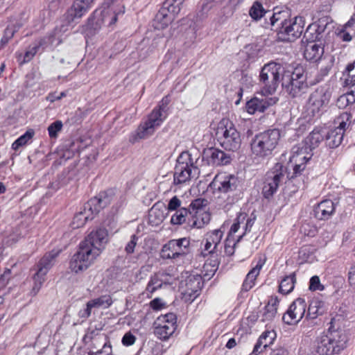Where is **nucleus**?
Returning a JSON list of instances; mask_svg holds the SVG:
<instances>
[{"mask_svg": "<svg viewBox=\"0 0 355 355\" xmlns=\"http://www.w3.org/2000/svg\"><path fill=\"white\" fill-rule=\"evenodd\" d=\"M171 0H166L156 14L153 21V26L156 29L167 27L180 13V8L171 4Z\"/></svg>", "mask_w": 355, "mask_h": 355, "instance_id": "obj_19", "label": "nucleus"}, {"mask_svg": "<svg viewBox=\"0 0 355 355\" xmlns=\"http://www.w3.org/2000/svg\"><path fill=\"white\" fill-rule=\"evenodd\" d=\"M259 98L257 97L252 98L246 103L245 110L250 114H254L257 112H263L268 107L276 104L279 98L276 96Z\"/></svg>", "mask_w": 355, "mask_h": 355, "instance_id": "obj_24", "label": "nucleus"}, {"mask_svg": "<svg viewBox=\"0 0 355 355\" xmlns=\"http://www.w3.org/2000/svg\"><path fill=\"white\" fill-rule=\"evenodd\" d=\"M344 132L343 130H339L338 128L327 132L325 136V141L327 146L331 148H337L339 146L343 139Z\"/></svg>", "mask_w": 355, "mask_h": 355, "instance_id": "obj_36", "label": "nucleus"}, {"mask_svg": "<svg viewBox=\"0 0 355 355\" xmlns=\"http://www.w3.org/2000/svg\"><path fill=\"white\" fill-rule=\"evenodd\" d=\"M309 289L311 291H323L324 286L320 284V278L313 276L310 279Z\"/></svg>", "mask_w": 355, "mask_h": 355, "instance_id": "obj_54", "label": "nucleus"}, {"mask_svg": "<svg viewBox=\"0 0 355 355\" xmlns=\"http://www.w3.org/2000/svg\"><path fill=\"white\" fill-rule=\"evenodd\" d=\"M344 76H346L345 83L355 88V61L349 64L346 68Z\"/></svg>", "mask_w": 355, "mask_h": 355, "instance_id": "obj_46", "label": "nucleus"}, {"mask_svg": "<svg viewBox=\"0 0 355 355\" xmlns=\"http://www.w3.org/2000/svg\"><path fill=\"white\" fill-rule=\"evenodd\" d=\"M202 288V277L200 275H189L184 281H181L180 288L186 299L193 301L199 295Z\"/></svg>", "mask_w": 355, "mask_h": 355, "instance_id": "obj_23", "label": "nucleus"}, {"mask_svg": "<svg viewBox=\"0 0 355 355\" xmlns=\"http://www.w3.org/2000/svg\"><path fill=\"white\" fill-rule=\"evenodd\" d=\"M178 276L168 270L159 271L150 276L143 294L148 298H151L158 290L165 289L175 285Z\"/></svg>", "mask_w": 355, "mask_h": 355, "instance_id": "obj_12", "label": "nucleus"}, {"mask_svg": "<svg viewBox=\"0 0 355 355\" xmlns=\"http://www.w3.org/2000/svg\"><path fill=\"white\" fill-rule=\"evenodd\" d=\"M167 100L162 99V103L155 107L148 115L146 121L138 127L136 137L138 139H146L153 135L167 117Z\"/></svg>", "mask_w": 355, "mask_h": 355, "instance_id": "obj_8", "label": "nucleus"}, {"mask_svg": "<svg viewBox=\"0 0 355 355\" xmlns=\"http://www.w3.org/2000/svg\"><path fill=\"white\" fill-rule=\"evenodd\" d=\"M279 302L277 296L270 297L267 304L259 311L257 319L266 325L271 323L277 315Z\"/></svg>", "mask_w": 355, "mask_h": 355, "instance_id": "obj_27", "label": "nucleus"}, {"mask_svg": "<svg viewBox=\"0 0 355 355\" xmlns=\"http://www.w3.org/2000/svg\"><path fill=\"white\" fill-rule=\"evenodd\" d=\"M347 282L350 287L355 288V266H352L349 268Z\"/></svg>", "mask_w": 355, "mask_h": 355, "instance_id": "obj_58", "label": "nucleus"}, {"mask_svg": "<svg viewBox=\"0 0 355 355\" xmlns=\"http://www.w3.org/2000/svg\"><path fill=\"white\" fill-rule=\"evenodd\" d=\"M284 71V67L277 62H270L263 65L259 74L263 96H272L276 92Z\"/></svg>", "mask_w": 355, "mask_h": 355, "instance_id": "obj_6", "label": "nucleus"}, {"mask_svg": "<svg viewBox=\"0 0 355 355\" xmlns=\"http://www.w3.org/2000/svg\"><path fill=\"white\" fill-rule=\"evenodd\" d=\"M276 334L275 332L272 331H265L262 333V334L259 336L256 345L254 347L252 354L258 355L262 352L263 349L266 348L271 344H272L274 340L275 339Z\"/></svg>", "mask_w": 355, "mask_h": 355, "instance_id": "obj_31", "label": "nucleus"}, {"mask_svg": "<svg viewBox=\"0 0 355 355\" xmlns=\"http://www.w3.org/2000/svg\"><path fill=\"white\" fill-rule=\"evenodd\" d=\"M313 156L311 148L303 145H297L293 147L290 162L293 165V171L295 174L301 173L305 168L306 164Z\"/></svg>", "mask_w": 355, "mask_h": 355, "instance_id": "obj_20", "label": "nucleus"}, {"mask_svg": "<svg viewBox=\"0 0 355 355\" xmlns=\"http://www.w3.org/2000/svg\"><path fill=\"white\" fill-rule=\"evenodd\" d=\"M165 218L164 211L157 206H153L149 212V220L154 225L160 224Z\"/></svg>", "mask_w": 355, "mask_h": 355, "instance_id": "obj_41", "label": "nucleus"}, {"mask_svg": "<svg viewBox=\"0 0 355 355\" xmlns=\"http://www.w3.org/2000/svg\"><path fill=\"white\" fill-rule=\"evenodd\" d=\"M332 95V88L324 84L315 88L309 95L304 112L309 119L320 118L327 110Z\"/></svg>", "mask_w": 355, "mask_h": 355, "instance_id": "obj_4", "label": "nucleus"}, {"mask_svg": "<svg viewBox=\"0 0 355 355\" xmlns=\"http://www.w3.org/2000/svg\"><path fill=\"white\" fill-rule=\"evenodd\" d=\"M266 11L263 8L262 4L256 1L250 9L249 15L254 20L260 19L266 14Z\"/></svg>", "mask_w": 355, "mask_h": 355, "instance_id": "obj_45", "label": "nucleus"}, {"mask_svg": "<svg viewBox=\"0 0 355 355\" xmlns=\"http://www.w3.org/2000/svg\"><path fill=\"white\" fill-rule=\"evenodd\" d=\"M348 338L343 330L330 331L318 336L311 348L313 355L338 354L347 347Z\"/></svg>", "mask_w": 355, "mask_h": 355, "instance_id": "obj_2", "label": "nucleus"}, {"mask_svg": "<svg viewBox=\"0 0 355 355\" xmlns=\"http://www.w3.org/2000/svg\"><path fill=\"white\" fill-rule=\"evenodd\" d=\"M89 355H112V348L110 341L105 342L102 349L96 352H91Z\"/></svg>", "mask_w": 355, "mask_h": 355, "instance_id": "obj_52", "label": "nucleus"}, {"mask_svg": "<svg viewBox=\"0 0 355 355\" xmlns=\"http://www.w3.org/2000/svg\"><path fill=\"white\" fill-rule=\"evenodd\" d=\"M191 216L188 218L187 226L190 228H202L207 225L210 220V214L205 210L196 211L194 213L190 212Z\"/></svg>", "mask_w": 355, "mask_h": 355, "instance_id": "obj_30", "label": "nucleus"}, {"mask_svg": "<svg viewBox=\"0 0 355 355\" xmlns=\"http://www.w3.org/2000/svg\"><path fill=\"white\" fill-rule=\"evenodd\" d=\"M286 169L279 163H277L266 175L262 193L266 198L272 197L277 191L280 184L286 179Z\"/></svg>", "mask_w": 355, "mask_h": 355, "instance_id": "obj_14", "label": "nucleus"}, {"mask_svg": "<svg viewBox=\"0 0 355 355\" xmlns=\"http://www.w3.org/2000/svg\"><path fill=\"white\" fill-rule=\"evenodd\" d=\"M96 0H74L71 7L64 15L63 21L71 26V24L82 18L93 6Z\"/></svg>", "mask_w": 355, "mask_h": 355, "instance_id": "obj_21", "label": "nucleus"}, {"mask_svg": "<svg viewBox=\"0 0 355 355\" xmlns=\"http://www.w3.org/2000/svg\"><path fill=\"white\" fill-rule=\"evenodd\" d=\"M208 162L215 166L225 165L230 162V157L217 148H211L207 152Z\"/></svg>", "mask_w": 355, "mask_h": 355, "instance_id": "obj_34", "label": "nucleus"}, {"mask_svg": "<svg viewBox=\"0 0 355 355\" xmlns=\"http://www.w3.org/2000/svg\"><path fill=\"white\" fill-rule=\"evenodd\" d=\"M34 131L32 130H27L24 135L17 139L12 144V148L15 150H18L20 147L25 146L33 138Z\"/></svg>", "mask_w": 355, "mask_h": 355, "instance_id": "obj_43", "label": "nucleus"}, {"mask_svg": "<svg viewBox=\"0 0 355 355\" xmlns=\"http://www.w3.org/2000/svg\"><path fill=\"white\" fill-rule=\"evenodd\" d=\"M295 282L296 277L294 273L284 277L280 282L279 291L284 295L290 293L294 289Z\"/></svg>", "mask_w": 355, "mask_h": 355, "instance_id": "obj_38", "label": "nucleus"}, {"mask_svg": "<svg viewBox=\"0 0 355 355\" xmlns=\"http://www.w3.org/2000/svg\"><path fill=\"white\" fill-rule=\"evenodd\" d=\"M216 135L220 146L226 150L236 152L241 148L242 139L232 121L222 119L217 125Z\"/></svg>", "mask_w": 355, "mask_h": 355, "instance_id": "obj_5", "label": "nucleus"}, {"mask_svg": "<svg viewBox=\"0 0 355 355\" xmlns=\"http://www.w3.org/2000/svg\"><path fill=\"white\" fill-rule=\"evenodd\" d=\"M237 178L234 175L227 173H220L216 175L211 182L215 189L223 193H227L235 189Z\"/></svg>", "mask_w": 355, "mask_h": 355, "instance_id": "obj_25", "label": "nucleus"}, {"mask_svg": "<svg viewBox=\"0 0 355 355\" xmlns=\"http://www.w3.org/2000/svg\"><path fill=\"white\" fill-rule=\"evenodd\" d=\"M223 236V232L219 229L207 232L205 236L204 256L213 254L216 252Z\"/></svg>", "mask_w": 355, "mask_h": 355, "instance_id": "obj_28", "label": "nucleus"}, {"mask_svg": "<svg viewBox=\"0 0 355 355\" xmlns=\"http://www.w3.org/2000/svg\"><path fill=\"white\" fill-rule=\"evenodd\" d=\"M69 28L70 26L63 21L60 25L57 26L53 31L48 33L49 38H51L50 43H51L53 47H55L62 43L64 35L69 31Z\"/></svg>", "mask_w": 355, "mask_h": 355, "instance_id": "obj_35", "label": "nucleus"}, {"mask_svg": "<svg viewBox=\"0 0 355 355\" xmlns=\"http://www.w3.org/2000/svg\"><path fill=\"white\" fill-rule=\"evenodd\" d=\"M323 306V302L314 300L311 302L308 308L307 314L306 318L309 319H315L318 317V315L322 314V309Z\"/></svg>", "mask_w": 355, "mask_h": 355, "instance_id": "obj_42", "label": "nucleus"}, {"mask_svg": "<svg viewBox=\"0 0 355 355\" xmlns=\"http://www.w3.org/2000/svg\"><path fill=\"white\" fill-rule=\"evenodd\" d=\"M304 25V18L301 16L295 17L293 21H282L278 37L283 41H294L302 35Z\"/></svg>", "mask_w": 355, "mask_h": 355, "instance_id": "obj_16", "label": "nucleus"}, {"mask_svg": "<svg viewBox=\"0 0 355 355\" xmlns=\"http://www.w3.org/2000/svg\"><path fill=\"white\" fill-rule=\"evenodd\" d=\"M318 25L312 24L308 26L304 33V37L312 41L306 44L304 56L306 60L311 62L318 61L324 53V47L322 44L314 42L319 38L320 33H318Z\"/></svg>", "mask_w": 355, "mask_h": 355, "instance_id": "obj_15", "label": "nucleus"}, {"mask_svg": "<svg viewBox=\"0 0 355 355\" xmlns=\"http://www.w3.org/2000/svg\"><path fill=\"white\" fill-rule=\"evenodd\" d=\"M327 131L324 128H315L305 139L304 146L308 148H315L324 140Z\"/></svg>", "mask_w": 355, "mask_h": 355, "instance_id": "obj_33", "label": "nucleus"}, {"mask_svg": "<svg viewBox=\"0 0 355 355\" xmlns=\"http://www.w3.org/2000/svg\"><path fill=\"white\" fill-rule=\"evenodd\" d=\"M108 241V233L104 228L92 231L79 244L78 252L73 254L69 268L78 273L90 267L105 249Z\"/></svg>", "mask_w": 355, "mask_h": 355, "instance_id": "obj_1", "label": "nucleus"}, {"mask_svg": "<svg viewBox=\"0 0 355 355\" xmlns=\"http://www.w3.org/2000/svg\"><path fill=\"white\" fill-rule=\"evenodd\" d=\"M58 251L52 250L46 253L38 262L36 272L33 275V286L31 291L32 295H36L46 280V275L55 263Z\"/></svg>", "mask_w": 355, "mask_h": 355, "instance_id": "obj_13", "label": "nucleus"}, {"mask_svg": "<svg viewBox=\"0 0 355 355\" xmlns=\"http://www.w3.org/2000/svg\"><path fill=\"white\" fill-rule=\"evenodd\" d=\"M189 214V211L187 209L180 208L172 215L171 223L173 225H181L186 222Z\"/></svg>", "mask_w": 355, "mask_h": 355, "instance_id": "obj_44", "label": "nucleus"}, {"mask_svg": "<svg viewBox=\"0 0 355 355\" xmlns=\"http://www.w3.org/2000/svg\"><path fill=\"white\" fill-rule=\"evenodd\" d=\"M190 241L187 238L170 240L161 250L163 259H176L184 257L189 252Z\"/></svg>", "mask_w": 355, "mask_h": 355, "instance_id": "obj_18", "label": "nucleus"}, {"mask_svg": "<svg viewBox=\"0 0 355 355\" xmlns=\"http://www.w3.org/2000/svg\"><path fill=\"white\" fill-rule=\"evenodd\" d=\"M150 306L153 310H160L166 306V303L159 297H156L150 302Z\"/></svg>", "mask_w": 355, "mask_h": 355, "instance_id": "obj_59", "label": "nucleus"}, {"mask_svg": "<svg viewBox=\"0 0 355 355\" xmlns=\"http://www.w3.org/2000/svg\"><path fill=\"white\" fill-rule=\"evenodd\" d=\"M355 102V88L350 92L340 96L336 103V106L340 109H344L349 105Z\"/></svg>", "mask_w": 355, "mask_h": 355, "instance_id": "obj_39", "label": "nucleus"}, {"mask_svg": "<svg viewBox=\"0 0 355 355\" xmlns=\"http://www.w3.org/2000/svg\"><path fill=\"white\" fill-rule=\"evenodd\" d=\"M255 218H248L247 214L244 212H240L235 220L232 224L229 236H233L240 228H242L243 232L241 235L238 236L236 241H239L240 239L245 234L250 232L252 227L254 223Z\"/></svg>", "mask_w": 355, "mask_h": 355, "instance_id": "obj_26", "label": "nucleus"}, {"mask_svg": "<svg viewBox=\"0 0 355 355\" xmlns=\"http://www.w3.org/2000/svg\"><path fill=\"white\" fill-rule=\"evenodd\" d=\"M10 270H7L0 276V290L4 288L8 284L10 278Z\"/></svg>", "mask_w": 355, "mask_h": 355, "instance_id": "obj_61", "label": "nucleus"}, {"mask_svg": "<svg viewBox=\"0 0 355 355\" xmlns=\"http://www.w3.org/2000/svg\"><path fill=\"white\" fill-rule=\"evenodd\" d=\"M182 201L176 196H173L168 202L167 209L168 211H177L182 208Z\"/></svg>", "mask_w": 355, "mask_h": 355, "instance_id": "obj_53", "label": "nucleus"}, {"mask_svg": "<svg viewBox=\"0 0 355 355\" xmlns=\"http://www.w3.org/2000/svg\"><path fill=\"white\" fill-rule=\"evenodd\" d=\"M312 254L311 248L309 246H303L302 247L298 253L299 257L302 258V260H306L308 257H309Z\"/></svg>", "mask_w": 355, "mask_h": 355, "instance_id": "obj_60", "label": "nucleus"}, {"mask_svg": "<svg viewBox=\"0 0 355 355\" xmlns=\"http://www.w3.org/2000/svg\"><path fill=\"white\" fill-rule=\"evenodd\" d=\"M124 13L125 6L122 3L107 5V7L96 9L94 12L92 18L89 19V25L95 31L103 26L113 28L119 17Z\"/></svg>", "mask_w": 355, "mask_h": 355, "instance_id": "obj_7", "label": "nucleus"}, {"mask_svg": "<svg viewBox=\"0 0 355 355\" xmlns=\"http://www.w3.org/2000/svg\"><path fill=\"white\" fill-rule=\"evenodd\" d=\"M232 238L233 240H234L235 239L234 238V236H229L227 237V241H226V243L225 244V254L227 255H232L234 254V246L231 245L230 244H229V242H230V239Z\"/></svg>", "mask_w": 355, "mask_h": 355, "instance_id": "obj_62", "label": "nucleus"}, {"mask_svg": "<svg viewBox=\"0 0 355 355\" xmlns=\"http://www.w3.org/2000/svg\"><path fill=\"white\" fill-rule=\"evenodd\" d=\"M335 205L331 200L320 202L314 209L315 216L320 220L329 218L334 212Z\"/></svg>", "mask_w": 355, "mask_h": 355, "instance_id": "obj_32", "label": "nucleus"}, {"mask_svg": "<svg viewBox=\"0 0 355 355\" xmlns=\"http://www.w3.org/2000/svg\"><path fill=\"white\" fill-rule=\"evenodd\" d=\"M346 29L347 28H345L343 27V30L341 31L339 34H338V36L340 39H342L343 41L345 42H349L352 40V35L346 31Z\"/></svg>", "mask_w": 355, "mask_h": 355, "instance_id": "obj_63", "label": "nucleus"}, {"mask_svg": "<svg viewBox=\"0 0 355 355\" xmlns=\"http://www.w3.org/2000/svg\"><path fill=\"white\" fill-rule=\"evenodd\" d=\"M282 81V87L293 98L300 96L308 87L306 75L302 69H296L292 73H285Z\"/></svg>", "mask_w": 355, "mask_h": 355, "instance_id": "obj_11", "label": "nucleus"}, {"mask_svg": "<svg viewBox=\"0 0 355 355\" xmlns=\"http://www.w3.org/2000/svg\"><path fill=\"white\" fill-rule=\"evenodd\" d=\"M262 266V263H258L248 272L242 285L243 291H248L255 285L256 279L259 275Z\"/></svg>", "mask_w": 355, "mask_h": 355, "instance_id": "obj_37", "label": "nucleus"}, {"mask_svg": "<svg viewBox=\"0 0 355 355\" xmlns=\"http://www.w3.org/2000/svg\"><path fill=\"white\" fill-rule=\"evenodd\" d=\"M355 24V6H354V11L349 21L345 24L344 28H352Z\"/></svg>", "mask_w": 355, "mask_h": 355, "instance_id": "obj_64", "label": "nucleus"}, {"mask_svg": "<svg viewBox=\"0 0 355 355\" xmlns=\"http://www.w3.org/2000/svg\"><path fill=\"white\" fill-rule=\"evenodd\" d=\"M352 116L350 113L344 112L341 113L336 119L335 124L339 130L345 131L352 124Z\"/></svg>", "mask_w": 355, "mask_h": 355, "instance_id": "obj_40", "label": "nucleus"}, {"mask_svg": "<svg viewBox=\"0 0 355 355\" xmlns=\"http://www.w3.org/2000/svg\"><path fill=\"white\" fill-rule=\"evenodd\" d=\"M23 26L22 22H18L17 21L13 20L7 26L4 31L3 35L10 40L14 36L15 33Z\"/></svg>", "mask_w": 355, "mask_h": 355, "instance_id": "obj_47", "label": "nucleus"}, {"mask_svg": "<svg viewBox=\"0 0 355 355\" xmlns=\"http://www.w3.org/2000/svg\"><path fill=\"white\" fill-rule=\"evenodd\" d=\"M280 138L277 129L269 130L256 135L250 141L251 156L257 162L262 161L272 155Z\"/></svg>", "mask_w": 355, "mask_h": 355, "instance_id": "obj_3", "label": "nucleus"}, {"mask_svg": "<svg viewBox=\"0 0 355 355\" xmlns=\"http://www.w3.org/2000/svg\"><path fill=\"white\" fill-rule=\"evenodd\" d=\"M40 50V46L35 42L32 46H31L28 49V50L26 52L24 60L25 61H29L32 59V58L36 54V53Z\"/></svg>", "mask_w": 355, "mask_h": 355, "instance_id": "obj_55", "label": "nucleus"}, {"mask_svg": "<svg viewBox=\"0 0 355 355\" xmlns=\"http://www.w3.org/2000/svg\"><path fill=\"white\" fill-rule=\"evenodd\" d=\"M155 335L160 340H168L177 328V318L173 313L159 315L155 322Z\"/></svg>", "mask_w": 355, "mask_h": 355, "instance_id": "obj_17", "label": "nucleus"}, {"mask_svg": "<svg viewBox=\"0 0 355 355\" xmlns=\"http://www.w3.org/2000/svg\"><path fill=\"white\" fill-rule=\"evenodd\" d=\"M306 310V303L305 300L299 297L290 305L288 311L283 315L282 320L287 324H296L302 319Z\"/></svg>", "mask_w": 355, "mask_h": 355, "instance_id": "obj_22", "label": "nucleus"}, {"mask_svg": "<svg viewBox=\"0 0 355 355\" xmlns=\"http://www.w3.org/2000/svg\"><path fill=\"white\" fill-rule=\"evenodd\" d=\"M288 17V12L286 11H279V12H275L273 13L272 16L270 18L271 24L272 26L275 25V24L277 23L279 21H280L279 25L282 26V22L286 20V17Z\"/></svg>", "mask_w": 355, "mask_h": 355, "instance_id": "obj_50", "label": "nucleus"}, {"mask_svg": "<svg viewBox=\"0 0 355 355\" xmlns=\"http://www.w3.org/2000/svg\"><path fill=\"white\" fill-rule=\"evenodd\" d=\"M196 163V159L189 152H182L177 159L174 171V183L182 184L190 181L191 178H196L199 170Z\"/></svg>", "mask_w": 355, "mask_h": 355, "instance_id": "obj_9", "label": "nucleus"}, {"mask_svg": "<svg viewBox=\"0 0 355 355\" xmlns=\"http://www.w3.org/2000/svg\"><path fill=\"white\" fill-rule=\"evenodd\" d=\"M137 240L138 237L136 235L133 234L131 236L130 241L127 243L125 248V251L128 254H132L134 252Z\"/></svg>", "mask_w": 355, "mask_h": 355, "instance_id": "obj_56", "label": "nucleus"}, {"mask_svg": "<svg viewBox=\"0 0 355 355\" xmlns=\"http://www.w3.org/2000/svg\"><path fill=\"white\" fill-rule=\"evenodd\" d=\"M51 42V38H49L48 34L43 37L42 38L40 39L38 41H37V44L40 46V49L44 50L49 47H53V45Z\"/></svg>", "mask_w": 355, "mask_h": 355, "instance_id": "obj_57", "label": "nucleus"}, {"mask_svg": "<svg viewBox=\"0 0 355 355\" xmlns=\"http://www.w3.org/2000/svg\"><path fill=\"white\" fill-rule=\"evenodd\" d=\"M207 205V200L203 198H197L193 200L190 205L189 213H194L196 211L205 210L204 207Z\"/></svg>", "mask_w": 355, "mask_h": 355, "instance_id": "obj_49", "label": "nucleus"}, {"mask_svg": "<svg viewBox=\"0 0 355 355\" xmlns=\"http://www.w3.org/2000/svg\"><path fill=\"white\" fill-rule=\"evenodd\" d=\"M136 336L131 332H126L121 339V343L123 346L129 347L133 345L136 342Z\"/></svg>", "mask_w": 355, "mask_h": 355, "instance_id": "obj_51", "label": "nucleus"}, {"mask_svg": "<svg viewBox=\"0 0 355 355\" xmlns=\"http://www.w3.org/2000/svg\"><path fill=\"white\" fill-rule=\"evenodd\" d=\"M62 123L61 121H55L52 123L48 127V132L49 135L51 138H56L59 132L61 131L62 128Z\"/></svg>", "mask_w": 355, "mask_h": 355, "instance_id": "obj_48", "label": "nucleus"}, {"mask_svg": "<svg viewBox=\"0 0 355 355\" xmlns=\"http://www.w3.org/2000/svg\"><path fill=\"white\" fill-rule=\"evenodd\" d=\"M112 304V297L110 295H101L99 297L89 300L87 303L86 308L80 312L82 317H89L91 315L92 309L102 308L107 309Z\"/></svg>", "mask_w": 355, "mask_h": 355, "instance_id": "obj_29", "label": "nucleus"}, {"mask_svg": "<svg viewBox=\"0 0 355 355\" xmlns=\"http://www.w3.org/2000/svg\"><path fill=\"white\" fill-rule=\"evenodd\" d=\"M109 203L110 200L105 193H101L98 196L90 199L85 205L83 210L74 216L71 224L72 228L77 229L84 226L87 220H92L101 209Z\"/></svg>", "mask_w": 355, "mask_h": 355, "instance_id": "obj_10", "label": "nucleus"}]
</instances>
